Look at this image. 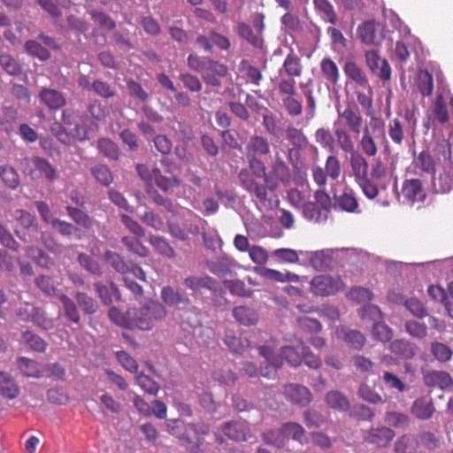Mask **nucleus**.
<instances>
[{
  "label": "nucleus",
  "instance_id": "nucleus-16",
  "mask_svg": "<svg viewBox=\"0 0 453 453\" xmlns=\"http://www.w3.org/2000/svg\"><path fill=\"white\" fill-rule=\"evenodd\" d=\"M220 429L229 440L234 441H248L253 437L250 427L245 421H226L221 425Z\"/></svg>",
  "mask_w": 453,
  "mask_h": 453
},
{
  "label": "nucleus",
  "instance_id": "nucleus-44",
  "mask_svg": "<svg viewBox=\"0 0 453 453\" xmlns=\"http://www.w3.org/2000/svg\"><path fill=\"white\" fill-rule=\"evenodd\" d=\"M74 299L82 312L86 315H93L98 310L97 302L85 292H76L74 294Z\"/></svg>",
  "mask_w": 453,
  "mask_h": 453
},
{
  "label": "nucleus",
  "instance_id": "nucleus-56",
  "mask_svg": "<svg viewBox=\"0 0 453 453\" xmlns=\"http://www.w3.org/2000/svg\"><path fill=\"white\" fill-rule=\"evenodd\" d=\"M77 260L81 266L84 268L89 273L96 276H102L103 270L99 263L91 257L89 255L85 253H80Z\"/></svg>",
  "mask_w": 453,
  "mask_h": 453
},
{
  "label": "nucleus",
  "instance_id": "nucleus-27",
  "mask_svg": "<svg viewBox=\"0 0 453 453\" xmlns=\"http://www.w3.org/2000/svg\"><path fill=\"white\" fill-rule=\"evenodd\" d=\"M435 411L433 401L430 397L416 399L411 406V413L418 419L426 420L432 418Z\"/></svg>",
  "mask_w": 453,
  "mask_h": 453
},
{
  "label": "nucleus",
  "instance_id": "nucleus-17",
  "mask_svg": "<svg viewBox=\"0 0 453 453\" xmlns=\"http://www.w3.org/2000/svg\"><path fill=\"white\" fill-rule=\"evenodd\" d=\"M401 195L404 201L411 203L423 202L426 193L423 182L419 179H407L403 182Z\"/></svg>",
  "mask_w": 453,
  "mask_h": 453
},
{
  "label": "nucleus",
  "instance_id": "nucleus-60",
  "mask_svg": "<svg viewBox=\"0 0 453 453\" xmlns=\"http://www.w3.org/2000/svg\"><path fill=\"white\" fill-rule=\"evenodd\" d=\"M25 50L29 55L37 58L41 61H46L50 58V51L35 40L26 42Z\"/></svg>",
  "mask_w": 453,
  "mask_h": 453
},
{
  "label": "nucleus",
  "instance_id": "nucleus-20",
  "mask_svg": "<svg viewBox=\"0 0 453 453\" xmlns=\"http://www.w3.org/2000/svg\"><path fill=\"white\" fill-rule=\"evenodd\" d=\"M342 69L348 79L351 80L360 88L372 92V87L365 72L354 60L348 59L344 63Z\"/></svg>",
  "mask_w": 453,
  "mask_h": 453
},
{
  "label": "nucleus",
  "instance_id": "nucleus-12",
  "mask_svg": "<svg viewBox=\"0 0 453 453\" xmlns=\"http://www.w3.org/2000/svg\"><path fill=\"white\" fill-rule=\"evenodd\" d=\"M311 173L314 182L319 187H325L327 178L333 180L339 179L342 173L340 159L334 155H330L326 159L325 168L317 165L312 167Z\"/></svg>",
  "mask_w": 453,
  "mask_h": 453
},
{
  "label": "nucleus",
  "instance_id": "nucleus-10",
  "mask_svg": "<svg viewBox=\"0 0 453 453\" xmlns=\"http://www.w3.org/2000/svg\"><path fill=\"white\" fill-rule=\"evenodd\" d=\"M270 144L268 140L258 134H253L250 137L245 146V156L249 165L258 170L264 168L265 163L259 158L270 154Z\"/></svg>",
  "mask_w": 453,
  "mask_h": 453
},
{
  "label": "nucleus",
  "instance_id": "nucleus-37",
  "mask_svg": "<svg viewBox=\"0 0 453 453\" xmlns=\"http://www.w3.org/2000/svg\"><path fill=\"white\" fill-rule=\"evenodd\" d=\"M325 401L333 410L347 411L350 407L348 397L338 390H331L326 394Z\"/></svg>",
  "mask_w": 453,
  "mask_h": 453
},
{
  "label": "nucleus",
  "instance_id": "nucleus-29",
  "mask_svg": "<svg viewBox=\"0 0 453 453\" xmlns=\"http://www.w3.org/2000/svg\"><path fill=\"white\" fill-rule=\"evenodd\" d=\"M281 433H283L286 442L288 440L297 441L299 444L303 445L306 443V431L296 422H286L281 425Z\"/></svg>",
  "mask_w": 453,
  "mask_h": 453
},
{
  "label": "nucleus",
  "instance_id": "nucleus-1",
  "mask_svg": "<svg viewBox=\"0 0 453 453\" xmlns=\"http://www.w3.org/2000/svg\"><path fill=\"white\" fill-rule=\"evenodd\" d=\"M438 166L432 177V187L436 194H448L453 190V157L451 144L442 140L434 149Z\"/></svg>",
  "mask_w": 453,
  "mask_h": 453
},
{
  "label": "nucleus",
  "instance_id": "nucleus-53",
  "mask_svg": "<svg viewBox=\"0 0 453 453\" xmlns=\"http://www.w3.org/2000/svg\"><path fill=\"white\" fill-rule=\"evenodd\" d=\"M23 342L34 351L42 353L46 350L48 343L39 335L26 331L22 334Z\"/></svg>",
  "mask_w": 453,
  "mask_h": 453
},
{
  "label": "nucleus",
  "instance_id": "nucleus-57",
  "mask_svg": "<svg viewBox=\"0 0 453 453\" xmlns=\"http://www.w3.org/2000/svg\"><path fill=\"white\" fill-rule=\"evenodd\" d=\"M94 178L102 185L109 186L113 181V176L106 165L97 164L91 168Z\"/></svg>",
  "mask_w": 453,
  "mask_h": 453
},
{
  "label": "nucleus",
  "instance_id": "nucleus-63",
  "mask_svg": "<svg viewBox=\"0 0 453 453\" xmlns=\"http://www.w3.org/2000/svg\"><path fill=\"white\" fill-rule=\"evenodd\" d=\"M386 423L395 428H407L410 424L408 415L398 411H388L385 415Z\"/></svg>",
  "mask_w": 453,
  "mask_h": 453
},
{
  "label": "nucleus",
  "instance_id": "nucleus-48",
  "mask_svg": "<svg viewBox=\"0 0 453 453\" xmlns=\"http://www.w3.org/2000/svg\"><path fill=\"white\" fill-rule=\"evenodd\" d=\"M149 242L154 250L164 257L173 258L176 253L169 242L163 237L157 235H150Z\"/></svg>",
  "mask_w": 453,
  "mask_h": 453
},
{
  "label": "nucleus",
  "instance_id": "nucleus-64",
  "mask_svg": "<svg viewBox=\"0 0 453 453\" xmlns=\"http://www.w3.org/2000/svg\"><path fill=\"white\" fill-rule=\"evenodd\" d=\"M0 65L10 75L17 76L21 73V66L19 62L10 54L0 55Z\"/></svg>",
  "mask_w": 453,
  "mask_h": 453
},
{
  "label": "nucleus",
  "instance_id": "nucleus-23",
  "mask_svg": "<svg viewBox=\"0 0 453 453\" xmlns=\"http://www.w3.org/2000/svg\"><path fill=\"white\" fill-rule=\"evenodd\" d=\"M39 98L42 104L52 111L59 110L66 104L65 95L55 88H42Z\"/></svg>",
  "mask_w": 453,
  "mask_h": 453
},
{
  "label": "nucleus",
  "instance_id": "nucleus-43",
  "mask_svg": "<svg viewBox=\"0 0 453 453\" xmlns=\"http://www.w3.org/2000/svg\"><path fill=\"white\" fill-rule=\"evenodd\" d=\"M417 445L418 452L426 453V451H433L439 446V441L433 434L429 431H424L419 433L417 437Z\"/></svg>",
  "mask_w": 453,
  "mask_h": 453
},
{
  "label": "nucleus",
  "instance_id": "nucleus-18",
  "mask_svg": "<svg viewBox=\"0 0 453 453\" xmlns=\"http://www.w3.org/2000/svg\"><path fill=\"white\" fill-rule=\"evenodd\" d=\"M284 395L288 401L299 406H306L312 401L310 389L300 384H288L284 387Z\"/></svg>",
  "mask_w": 453,
  "mask_h": 453
},
{
  "label": "nucleus",
  "instance_id": "nucleus-59",
  "mask_svg": "<svg viewBox=\"0 0 453 453\" xmlns=\"http://www.w3.org/2000/svg\"><path fill=\"white\" fill-rule=\"evenodd\" d=\"M430 351L434 358L441 363L449 361L453 355L452 349L448 345L439 342H431Z\"/></svg>",
  "mask_w": 453,
  "mask_h": 453
},
{
  "label": "nucleus",
  "instance_id": "nucleus-26",
  "mask_svg": "<svg viewBox=\"0 0 453 453\" xmlns=\"http://www.w3.org/2000/svg\"><path fill=\"white\" fill-rule=\"evenodd\" d=\"M93 286L96 296L104 305L109 306L112 303V296H115L117 300H120V291L114 282H111L110 287L102 282H95Z\"/></svg>",
  "mask_w": 453,
  "mask_h": 453
},
{
  "label": "nucleus",
  "instance_id": "nucleus-13",
  "mask_svg": "<svg viewBox=\"0 0 453 453\" xmlns=\"http://www.w3.org/2000/svg\"><path fill=\"white\" fill-rule=\"evenodd\" d=\"M344 284L340 277L317 275L311 281V291L316 296H328L342 290Z\"/></svg>",
  "mask_w": 453,
  "mask_h": 453
},
{
  "label": "nucleus",
  "instance_id": "nucleus-39",
  "mask_svg": "<svg viewBox=\"0 0 453 453\" xmlns=\"http://www.w3.org/2000/svg\"><path fill=\"white\" fill-rule=\"evenodd\" d=\"M104 259L115 272L123 276L129 273L130 266L119 253L108 250L104 254Z\"/></svg>",
  "mask_w": 453,
  "mask_h": 453
},
{
  "label": "nucleus",
  "instance_id": "nucleus-32",
  "mask_svg": "<svg viewBox=\"0 0 453 453\" xmlns=\"http://www.w3.org/2000/svg\"><path fill=\"white\" fill-rule=\"evenodd\" d=\"M233 317L234 319L244 326H254L258 321L257 312L246 305L236 306L233 309Z\"/></svg>",
  "mask_w": 453,
  "mask_h": 453
},
{
  "label": "nucleus",
  "instance_id": "nucleus-61",
  "mask_svg": "<svg viewBox=\"0 0 453 453\" xmlns=\"http://www.w3.org/2000/svg\"><path fill=\"white\" fill-rule=\"evenodd\" d=\"M372 334L374 340L388 342L393 338V330L383 322H375L372 327Z\"/></svg>",
  "mask_w": 453,
  "mask_h": 453
},
{
  "label": "nucleus",
  "instance_id": "nucleus-36",
  "mask_svg": "<svg viewBox=\"0 0 453 453\" xmlns=\"http://www.w3.org/2000/svg\"><path fill=\"white\" fill-rule=\"evenodd\" d=\"M361 153L368 157H374L379 151L378 144L374 136L367 127L363 131V134L358 142Z\"/></svg>",
  "mask_w": 453,
  "mask_h": 453
},
{
  "label": "nucleus",
  "instance_id": "nucleus-47",
  "mask_svg": "<svg viewBox=\"0 0 453 453\" xmlns=\"http://www.w3.org/2000/svg\"><path fill=\"white\" fill-rule=\"evenodd\" d=\"M213 378L219 383L226 386H234L238 379L228 365H223L213 372Z\"/></svg>",
  "mask_w": 453,
  "mask_h": 453
},
{
  "label": "nucleus",
  "instance_id": "nucleus-3",
  "mask_svg": "<svg viewBox=\"0 0 453 453\" xmlns=\"http://www.w3.org/2000/svg\"><path fill=\"white\" fill-rule=\"evenodd\" d=\"M335 140L338 148L344 153L349 154V163L351 173L356 181L368 176L369 163L360 151L355 149V141L343 130H336Z\"/></svg>",
  "mask_w": 453,
  "mask_h": 453
},
{
  "label": "nucleus",
  "instance_id": "nucleus-7",
  "mask_svg": "<svg viewBox=\"0 0 453 453\" xmlns=\"http://www.w3.org/2000/svg\"><path fill=\"white\" fill-rule=\"evenodd\" d=\"M338 118L334 124V135L335 136L336 130H343L349 135L353 133L355 135L359 136L363 131L364 118L360 110L355 104H349L343 110L337 108Z\"/></svg>",
  "mask_w": 453,
  "mask_h": 453
},
{
  "label": "nucleus",
  "instance_id": "nucleus-21",
  "mask_svg": "<svg viewBox=\"0 0 453 453\" xmlns=\"http://www.w3.org/2000/svg\"><path fill=\"white\" fill-rule=\"evenodd\" d=\"M335 334L338 339L357 350L362 349L366 342L365 335L360 331L345 326L337 327Z\"/></svg>",
  "mask_w": 453,
  "mask_h": 453
},
{
  "label": "nucleus",
  "instance_id": "nucleus-58",
  "mask_svg": "<svg viewBox=\"0 0 453 453\" xmlns=\"http://www.w3.org/2000/svg\"><path fill=\"white\" fill-rule=\"evenodd\" d=\"M282 105L290 117H299L303 113V105L301 100L296 96H289L281 97Z\"/></svg>",
  "mask_w": 453,
  "mask_h": 453
},
{
  "label": "nucleus",
  "instance_id": "nucleus-45",
  "mask_svg": "<svg viewBox=\"0 0 453 453\" xmlns=\"http://www.w3.org/2000/svg\"><path fill=\"white\" fill-rule=\"evenodd\" d=\"M67 215L79 226L88 229L94 225V220L89 215L81 208L67 205L65 207Z\"/></svg>",
  "mask_w": 453,
  "mask_h": 453
},
{
  "label": "nucleus",
  "instance_id": "nucleus-19",
  "mask_svg": "<svg viewBox=\"0 0 453 453\" xmlns=\"http://www.w3.org/2000/svg\"><path fill=\"white\" fill-rule=\"evenodd\" d=\"M395 435V432L389 427H372L366 432L364 441L379 448H384L388 445Z\"/></svg>",
  "mask_w": 453,
  "mask_h": 453
},
{
  "label": "nucleus",
  "instance_id": "nucleus-33",
  "mask_svg": "<svg viewBox=\"0 0 453 453\" xmlns=\"http://www.w3.org/2000/svg\"><path fill=\"white\" fill-rule=\"evenodd\" d=\"M58 299L62 304L65 318L75 325H80L81 318L77 303L65 294H61Z\"/></svg>",
  "mask_w": 453,
  "mask_h": 453
},
{
  "label": "nucleus",
  "instance_id": "nucleus-35",
  "mask_svg": "<svg viewBox=\"0 0 453 453\" xmlns=\"http://www.w3.org/2000/svg\"><path fill=\"white\" fill-rule=\"evenodd\" d=\"M236 33L240 37L246 40L252 46L262 49L264 46V39L261 35H256L252 27L243 21H239L235 27Z\"/></svg>",
  "mask_w": 453,
  "mask_h": 453
},
{
  "label": "nucleus",
  "instance_id": "nucleus-6",
  "mask_svg": "<svg viewBox=\"0 0 453 453\" xmlns=\"http://www.w3.org/2000/svg\"><path fill=\"white\" fill-rule=\"evenodd\" d=\"M332 205L330 196L319 189L314 192V202H306L303 205V215L311 222L324 223L328 219Z\"/></svg>",
  "mask_w": 453,
  "mask_h": 453
},
{
  "label": "nucleus",
  "instance_id": "nucleus-31",
  "mask_svg": "<svg viewBox=\"0 0 453 453\" xmlns=\"http://www.w3.org/2000/svg\"><path fill=\"white\" fill-rule=\"evenodd\" d=\"M334 208L349 213L358 212V203L353 190L346 189L335 197Z\"/></svg>",
  "mask_w": 453,
  "mask_h": 453
},
{
  "label": "nucleus",
  "instance_id": "nucleus-5",
  "mask_svg": "<svg viewBox=\"0 0 453 453\" xmlns=\"http://www.w3.org/2000/svg\"><path fill=\"white\" fill-rule=\"evenodd\" d=\"M265 165H264V168L261 170L249 165L248 168H242L238 174L242 188L255 196L256 198L262 203L268 201V188L265 183H260L257 179H263L265 181Z\"/></svg>",
  "mask_w": 453,
  "mask_h": 453
},
{
  "label": "nucleus",
  "instance_id": "nucleus-42",
  "mask_svg": "<svg viewBox=\"0 0 453 453\" xmlns=\"http://www.w3.org/2000/svg\"><path fill=\"white\" fill-rule=\"evenodd\" d=\"M416 85L422 96H430L434 91L432 74L426 69L419 70L416 77Z\"/></svg>",
  "mask_w": 453,
  "mask_h": 453
},
{
  "label": "nucleus",
  "instance_id": "nucleus-9",
  "mask_svg": "<svg viewBox=\"0 0 453 453\" xmlns=\"http://www.w3.org/2000/svg\"><path fill=\"white\" fill-rule=\"evenodd\" d=\"M269 167L268 173L265 171V183L269 190H276L280 184L284 186L290 184V169L284 161L281 152L275 151Z\"/></svg>",
  "mask_w": 453,
  "mask_h": 453
},
{
  "label": "nucleus",
  "instance_id": "nucleus-28",
  "mask_svg": "<svg viewBox=\"0 0 453 453\" xmlns=\"http://www.w3.org/2000/svg\"><path fill=\"white\" fill-rule=\"evenodd\" d=\"M161 299L168 306H176L180 303L188 304L190 303V300L185 291L174 289L170 286H166L162 288Z\"/></svg>",
  "mask_w": 453,
  "mask_h": 453
},
{
  "label": "nucleus",
  "instance_id": "nucleus-30",
  "mask_svg": "<svg viewBox=\"0 0 453 453\" xmlns=\"http://www.w3.org/2000/svg\"><path fill=\"white\" fill-rule=\"evenodd\" d=\"M413 165L421 172L427 174H434L438 166V161L435 160L428 150L420 151L413 159Z\"/></svg>",
  "mask_w": 453,
  "mask_h": 453
},
{
  "label": "nucleus",
  "instance_id": "nucleus-15",
  "mask_svg": "<svg viewBox=\"0 0 453 453\" xmlns=\"http://www.w3.org/2000/svg\"><path fill=\"white\" fill-rule=\"evenodd\" d=\"M228 74V67L212 58L207 61V65L201 76L208 86L219 88L222 86V79Z\"/></svg>",
  "mask_w": 453,
  "mask_h": 453
},
{
  "label": "nucleus",
  "instance_id": "nucleus-25",
  "mask_svg": "<svg viewBox=\"0 0 453 453\" xmlns=\"http://www.w3.org/2000/svg\"><path fill=\"white\" fill-rule=\"evenodd\" d=\"M303 67L300 57L290 48L288 53L285 57L282 66L279 73H284L288 77L299 78L302 76Z\"/></svg>",
  "mask_w": 453,
  "mask_h": 453
},
{
  "label": "nucleus",
  "instance_id": "nucleus-34",
  "mask_svg": "<svg viewBox=\"0 0 453 453\" xmlns=\"http://www.w3.org/2000/svg\"><path fill=\"white\" fill-rule=\"evenodd\" d=\"M0 395L10 400L19 395V388L15 380L5 372H0Z\"/></svg>",
  "mask_w": 453,
  "mask_h": 453
},
{
  "label": "nucleus",
  "instance_id": "nucleus-2",
  "mask_svg": "<svg viewBox=\"0 0 453 453\" xmlns=\"http://www.w3.org/2000/svg\"><path fill=\"white\" fill-rule=\"evenodd\" d=\"M167 315L165 307L158 301L150 300L139 308H129L128 316L132 329L150 331L163 321Z\"/></svg>",
  "mask_w": 453,
  "mask_h": 453
},
{
  "label": "nucleus",
  "instance_id": "nucleus-4",
  "mask_svg": "<svg viewBox=\"0 0 453 453\" xmlns=\"http://www.w3.org/2000/svg\"><path fill=\"white\" fill-rule=\"evenodd\" d=\"M417 128V119L413 112L406 111L404 114L399 115L388 120L387 130L392 142L401 148L408 137L413 136Z\"/></svg>",
  "mask_w": 453,
  "mask_h": 453
},
{
  "label": "nucleus",
  "instance_id": "nucleus-54",
  "mask_svg": "<svg viewBox=\"0 0 453 453\" xmlns=\"http://www.w3.org/2000/svg\"><path fill=\"white\" fill-rule=\"evenodd\" d=\"M358 35L361 41L367 44L375 43L377 40V29L374 21H366L358 27Z\"/></svg>",
  "mask_w": 453,
  "mask_h": 453
},
{
  "label": "nucleus",
  "instance_id": "nucleus-24",
  "mask_svg": "<svg viewBox=\"0 0 453 453\" xmlns=\"http://www.w3.org/2000/svg\"><path fill=\"white\" fill-rule=\"evenodd\" d=\"M424 383L431 388H440L441 390L449 389L453 386V380L449 372L444 371H431L423 377Z\"/></svg>",
  "mask_w": 453,
  "mask_h": 453
},
{
  "label": "nucleus",
  "instance_id": "nucleus-11",
  "mask_svg": "<svg viewBox=\"0 0 453 453\" xmlns=\"http://www.w3.org/2000/svg\"><path fill=\"white\" fill-rule=\"evenodd\" d=\"M185 286L195 293L202 294L203 290H209L213 295H219L222 300L215 303L216 306L225 307L227 300L222 296L223 291L216 280L209 275H191L184 280Z\"/></svg>",
  "mask_w": 453,
  "mask_h": 453
},
{
  "label": "nucleus",
  "instance_id": "nucleus-8",
  "mask_svg": "<svg viewBox=\"0 0 453 453\" xmlns=\"http://www.w3.org/2000/svg\"><path fill=\"white\" fill-rule=\"evenodd\" d=\"M22 167L23 173L32 180L43 178L46 181L53 183L58 179V170L42 157H25Z\"/></svg>",
  "mask_w": 453,
  "mask_h": 453
},
{
  "label": "nucleus",
  "instance_id": "nucleus-55",
  "mask_svg": "<svg viewBox=\"0 0 453 453\" xmlns=\"http://www.w3.org/2000/svg\"><path fill=\"white\" fill-rule=\"evenodd\" d=\"M263 441L268 444L281 449L286 445V440L283 433H281V426L276 429H268L262 434Z\"/></svg>",
  "mask_w": 453,
  "mask_h": 453
},
{
  "label": "nucleus",
  "instance_id": "nucleus-51",
  "mask_svg": "<svg viewBox=\"0 0 453 453\" xmlns=\"http://www.w3.org/2000/svg\"><path fill=\"white\" fill-rule=\"evenodd\" d=\"M396 453H416L418 451L416 437L410 434H403L395 443Z\"/></svg>",
  "mask_w": 453,
  "mask_h": 453
},
{
  "label": "nucleus",
  "instance_id": "nucleus-50",
  "mask_svg": "<svg viewBox=\"0 0 453 453\" xmlns=\"http://www.w3.org/2000/svg\"><path fill=\"white\" fill-rule=\"evenodd\" d=\"M315 9L319 12L322 19L331 24H335L337 21L336 14L334 7L327 0H313Z\"/></svg>",
  "mask_w": 453,
  "mask_h": 453
},
{
  "label": "nucleus",
  "instance_id": "nucleus-41",
  "mask_svg": "<svg viewBox=\"0 0 453 453\" xmlns=\"http://www.w3.org/2000/svg\"><path fill=\"white\" fill-rule=\"evenodd\" d=\"M0 179L4 185L12 190H16L20 185L17 170L9 165H0Z\"/></svg>",
  "mask_w": 453,
  "mask_h": 453
},
{
  "label": "nucleus",
  "instance_id": "nucleus-38",
  "mask_svg": "<svg viewBox=\"0 0 453 453\" xmlns=\"http://www.w3.org/2000/svg\"><path fill=\"white\" fill-rule=\"evenodd\" d=\"M320 71L324 79L332 85H336L340 80V71L336 63L330 58L320 61Z\"/></svg>",
  "mask_w": 453,
  "mask_h": 453
},
{
  "label": "nucleus",
  "instance_id": "nucleus-14",
  "mask_svg": "<svg viewBox=\"0 0 453 453\" xmlns=\"http://www.w3.org/2000/svg\"><path fill=\"white\" fill-rule=\"evenodd\" d=\"M365 62L374 75L382 81H388L391 79V67L388 60L380 57L376 50H367L365 53Z\"/></svg>",
  "mask_w": 453,
  "mask_h": 453
},
{
  "label": "nucleus",
  "instance_id": "nucleus-52",
  "mask_svg": "<svg viewBox=\"0 0 453 453\" xmlns=\"http://www.w3.org/2000/svg\"><path fill=\"white\" fill-rule=\"evenodd\" d=\"M138 238L139 237H136L135 235L124 236L122 237L121 242L130 252H133L141 257H146L150 253L149 249L144 246Z\"/></svg>",
  "mask_w": 453,
  "mask_h": 453
},
{
  "label": "nucleus",
  "instance_id": "nucleus-40",
  "mask_svg": "<svg viewBox=\"0 0 453 453\" xmlns=\"http://www.w3.org/2000/svg\"><path fill=\"white\" fill-rule=\"evenodd\" d=\"M155 184L163 191L167 192L173 188H177L180 186V180L176 176H164L159 168L154 167L152 168V180Z\"/></svg>",
  "mask_w": 453,
  "mask_h": 453
},
{
  "label": "nucleus",
  "instance_id": "nucleus-22",
  "mask_svg": "<svg viewBox=\"0 0 453 453\" xmlns=\"http://www.w3.org/2000/svg\"><path fill=\"white\" fill-rule=\"evenodd\" d=\"M62 126L71 134L74 140L84 141L87 138L86 128L78 124L76 121L75 115L71 110H64L61 116Z\"/></svg>",
  "mask_w": 453,
  "mask_h": 453
},
{
  "label": "nucleus",
  "instance_id": "nucleus-49",
  "mask_svg": "<svg viewBox=\"0 0 453 453\" xmlns=\"http://www.w3.org/2000/svg\"><path fill=\"white\" fill-rule=\"evenodd\" d=\"M241 71L244 73L248 83L259 87L263 81L262 72L256 66L250 65L248 60L241 61Z\"/></svg>",
  "mask_w": 453,
  "mask_h": 453
},
{
  "label": "nucleus",
  "instance_id": "nucleus-46",
  "mask_svg": "<svg viewBox=\"0 0 453 453\" xmlns=\"http://www.w3.org/2000/svg\"><path fill=\"white\" fill-rule=\"evenodd\" d=\"M17 365L21 373L26 377L40 378L42 376L40 365L35 360L20 357L18 358Z\"/></svg>",
  "mask_w": 453,
  "mask_h": 453
},
{
  "label": "nucleus",
  "instance_id": "nucleus-62",
  "mask_svg": "<svg viewBox=\"0 0 453 453\" xmlns=\"http://www.w3.org/2000/svg\"><path fill=\"white\" fill-rule=\"evenodd\" d=\"M180 445L186 449L189 453H203V442L197 437H191L186 432L180 439Z\"/></svg>",
  "mask_w": 453,
  "mask_h": 453
}]
</instances>
